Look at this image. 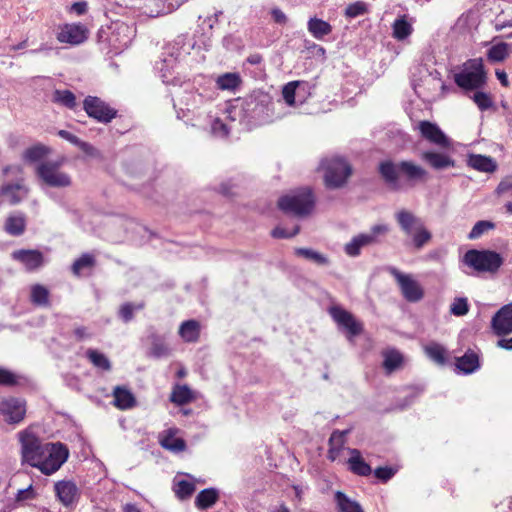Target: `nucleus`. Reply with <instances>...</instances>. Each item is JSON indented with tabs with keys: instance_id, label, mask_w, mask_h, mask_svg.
<instances>
[{
	"instance_id": "cd10ccee",
	"label": "nucleus",
	"mask_w": 512,
	"mask_h": 512,
	"mask_svg": "<svg viewBox=\"0 0 512 512\" xmlns=\"http://www.w3.org/2000/svg\"><path fill=\"white\" fill-rule=\"evenodd\" d=\"M218 491L214 488H207L199 492L195 499V506L205 510L212 507L218 500Z\"/></svg>"
},
{
	"instance_id": "37998d69",
	"label": "nucleus",
	"mask_w": 512,
	"mask_h": 512,
	"mask_svg": "<svg viewBox=\"0 0 512 512\" xmlns=\"http://www.w3.org/2000/svg\"><path fill=\"white\" fill-rule=\"evenodd\" d=\"M22 189L24 186L20 183H10L2 186L0 194L6 196L11 204H17L21 201V197L17 193Z\"/></svg>"
},
{
	"instance_id": "9d476101",
	"label": "nucleus",
	"mask_w": 512,
	"mask_h": 512,
	"mask_svg": "<svg viewBox=\"0 0 512 512\" xmlns=\"http://www.w3.org/2000/svg\"><path fill=\"white\" fill-rule=\"evenodd\" d=\"M0 414L8 424H19L26 415V402L21 398L8 397L0 401Z\"/></svg>"
},
{
	"instance_id": "864d4df0",
	"label": "nucleus",
	"mask_w": 512,
	"mask_h": 512,
	"mask_svg": "<svg viewBox=\"0 0 512 512\" xmlns=\"http://www.w3.org/2000/svg\"><path fill=\"white\" fill-rule=\"evenodd\" d=\"M349 433H350V429H346V430H342V431H340V430L333 431L329 438V445H333V446L343 449L344 445L346 443V436Z\"/></svg>"
},
{
	"instance_id": "72a5a7b5",
	"label": "nucleus",
	"mask_w": 512,
	"mask_h": 512,
	"mask_svg": "<svg viewBox=\"0 0 512 512\" xmlns=\"http://www.w3.org/2000/svg\"><path fill=\"white\" fill-rule=\"evenodd\" d=\"M193 400L192 391L188 386H176L170 396V401L177 405H184Z\"/></svg>"
},
{
	"instance_id": "4be33fe9",
	"label": "nucleus",
	"mask_w": 512,
	"mask_h": 512,
	"mask_svg": "<svg viewBox=\"0 0 512 512\" xmlns=\"http://www.w3.org/2000/svg\"><path fill=\"white\" fill-rule=\"evenodd\" d=\"M26 229V217L22 212L10 214L4 224V230L11 236H21Z\"/></svg>"
},
{
	"instance_id": "f3484780",
	"label": "nucleus",
	"mask_w": 512,
	"mask_h": 512,
	"mask_svg": "<svg viewBox=\"0 0 512 512\" xmlns=\"http://www.w3.org/2000/svg\"><path fill=\"white\" fill-rule=\"evenodd\" d=\"M480 368L479 355L468 350L464 355L455 358V370L458 373L471 374Z\"/></svg>"
},
{
	"instance_id": "052dcab7",
	"label": "nucleus",
	"mask_w": 512,
	"mask_h": 512,
	"mask_svg": "<svg viewBox=\"0 0 512 512\" xmlns=\"http://www.w3.org/2000/svg\"><path fill=\"white\" fill-rule=\"evenodd\" d=\"M495 193L499 196L508 193L512 194V175L506 176L500 181L495 190Z\"/></svg>"
},
{
	"instance_id": "79ce46f5",
	"label": "nucleus",
	"mask_w": 512,
	"mask_h": 512,
	"mask_svg": "<svg viewBox=\"0 0 512 512\" xmlns=\"http://www.w3.org/2000/svg\"><path fill=\"white\" fill-rule=\"evenodd\" d=\"M52 100L67 108H73L76 104L75 95L69 90H55Z\"/></svg>"
},
{
	"instance_id": "1a4fd4ad",
	"label": "nucleus",
	"mask_w": 512,
	"mask_h": 512,
	"mask_svg": "<svg viewBox=\"0 0 512 512\" xmlns=\"http://www.w3.org/2000/svg\"><path fill=\"white\" fill-rule=\"evenodd\" d=\"M387 230L388 228L385 225L373 226L370 233H362L353 237L352 240L345 245V253L351 257L358 256L363 247L375 244L377 242V236L386 233Z\"/></svg>"
},
{
	"instance_id": "c85d7f7f",
	"label": "nucleus",
	"mask_w": 512,
	"mask_h": 512,
	"mask_svg": "<svg viewBox=\"0 0 512 512\" xmlns=\"http://www.w3.org/2000/svg\"><path fill=\"white\" fill-rule=\"evenodd\" d=\"M468 163L470 167L480 172H494L497 168L496 163L491 157L483 155H471Z\"/></svg>"
},
{
	"instance_id": "2f4dec72",
	"label": "nucleus",
	"mask_w": 512,
	"mask_h": 512,
	"mask_svg": "<svg viewBox=\"0 0 512 512\" xmlns=\"http://www.w3.org/2000/svg\"><path fill=\"white\" fill-rule=\"evenodd\" d=\"M160 444L163 448L175 453L182 452L186 448L185 441L175 437L171 430H168L166 435L161 438Z\"/></svg>"
},
{
	"instance_id": "603ef678",
	"label": "nucleus",
	"mask_w": 512,
	"mask_h": 512,
	"mask_svg": "<svg viewBox=\"0 0 512 512\" xmlns=\"http://www.w3.org/2000/svg\"><path fill=\"white\" fill-rule=\"evenodd\" d=\"M194 490L195 486L193 483L186 480H181L177 483L175 492L180 499H186L193 494Z\"/></svg>"
},
{
	"instance_id": "f8f14e48",
	"label": "nucleus",
	"mask_w": 512,
	"mask_h": 512,
	"mask_svg": "<svg viewBox=\"0 0 512 512\" xmlns=\"http://www.w3.org/2000/svg\"><path fill=\"white\" fill-rule=\"evenodd\" d=\"M84 109L90 117L101 123H108L116 117L117 111L98 97L88 96L84 100Z\"/></svg>"
},
{
	"instance_id": "dca6fc26",
	"label": "nucleus",
	"mask_w": 512,
	"mask_h": 512,
	"mask_svg": "<svg viewBox=\"0 0 512 512\" xmlns=\"http://www.w3.org/2000/svg\"><path fill=\"white\" fill-rule=\"evenodd\" d=\"M11 256L14 260L22 263L28 271L36 270L44 264V256L39 250H15L12 252Z\"/></svg>"
},
{
	"instance_id": "bb28decb",
	"label": "nucleus",
	"mask_w": 512,
	"mask_h": 512,
	"mask_svg": "<svg viewBox=\"0 0 512 512\" xmlns=\"http://www.w3.org/2000/svg\"><path fill=\"white\" fill-rule=\"evenodd\" d=\"M307 29L316 39H322L332 32V26L328 22L317 17L310 18L307 23Z\"/></svg>"
},
{
	"instance_id": "39448f33",
	"label": "nucleus",
	"mask_w": 512,
	"mask_h": 512,
	"mask_svg": "<svg viewBox=\"0 0 512 512\" xmlns=\"http://www.w3.org/2000/svg\"><path fill=\"white\" fill-rule=\"evenodd\" d=\"M503 261L499 253L491 250L470 249L463 256V263L477 273L495 274Z\"/></svg>"
},
{
	"instance_id": "a18cd8bd",
	"label": "nucleus",
	"mask_w": 512,
	"mask_h": 512,
	"mask_svg": "<svg viewBox=\"0 0 512 512\" xmlns=\"http://www.w3.org/2000/svg\"><path fill=\"white\" fill-rule=\"evenodd\" d=\"M150 354L155 358L167 357L170 354V349L160 337L153 336Z\"/></svg>"
},
{
	"instance_id": "ddd939ff",
	"label": "nucleus",
	"mask_w": 512,
	"mask_h": 512,
	"mask_svg": "<svg viewBox=\"0 0 512 512\" xmlns=\"http://www.w3.org/2000/svg\"><path fill=\"white\" fill-rule=\"evenodd\" d=\"M491 328L495 335L512 333V303L502 306L492 317Z\"/></svg>"
},
{
	"instance_id": "13d9d810",
	"label": "nucleus",
	"mask_w": 512,
	"mask_h": 512,
	"mask_svg": "<svg viewBox=\"0 0 512 512\" xmlns=\"http://www.w3.org/2000/svg\"><path fill=\"white\" fill-rule=\"evenodd\" d=\"M18 383L17 376L11 371L0 367V384L5 386H14Z\"/></svg>"
},
{
	"instance_id": "c03bdc74",
	"label": "nucleus",
	"mask_w": 512,
	"mask_h": 512,
	"mask_svg": "<svg viewBox=\"0 0 512 512\" xmlns=\"http://www.w3.org/2000/svg\"><path fill=\"white\" fill-rule=\"evenodd\" d=\"M95 258L90 254H83L80 258L74 261L72 265V272L74 275L79 276L84 269L92 268L95 265Z\"/></svg>"
},
{
	"instance_id": "473e14b6",
	"label": "nucleus",
	"mask_w": 512,
	"mask_h": 512,
	"mask_svg": "<svg viewBox=\"0 0 512 512\" xmlns=\"http://www.w3.org/2000/svg\"><path fill=\"white\" fill-rule=\"evenodd\" d=\"M400 227L407 233L411 234L414 229L418 228L419 220L409 211L401 210L396 215Z\"/></svg>"
},
{
	"instance_id": "412c9836",
	"label": "nucleus",
	"mask_w": 512,
	"mask_h": 512,
	"mask_svg": "<svg viewBox=\"0 0 512 512\" xmlns=\"http://www.w3.org/2000/svg\"><path fill=\"white\" fill-rule=\"evenodd\" d=\"M306 83L301 81H291L284 85L282 89V96L285 103L289 106H295L297 103L301 104L304 98L300 95V88H305Z\"/></svg>"
},
{
	"instance_id": "2eb2a0df",
	"label": "nucleus",
	"mask_w": 512,
	"mask_h": 512,
	"mask_svg": "<svg viewBox=\"0 0 512 512\" xmlns=\"http://www.w3.org/2000/svg\"><path fill=\"white\" fill-rule=\"evenodd\" d=\"M54 491L58 500L65 507H69L76 503L80 493L77 485L70 480H61L55 483Z\"/></svg>"
},
{
	"instance_id": "f03ea898",
	"label": "nucleus",
	"mask_w": 512,
	"mask_h": 512,
	"mask_svg": "<svg viewBox=\"0 0 512 512\" xmlns=\"http://www.w3.org/2000/svg\"><path fill=\"white\" fill-rule=\"evenodd\" d=\"M488 76L482 58H474L464 63L462 69L454 74L455 84L469 95L472 91L484 89Z\"/></svg>"
},
{
	"instance_id": "b1692460",
	"label": "nucleus",
	"mask_w": 512,
	"mask_h": 512,
	"mask_svg": "<svg viewBox=\"0 0 512 512\" xmlns=\"http://www.w3.org/2000/svg\"><path fill=\"white\" fill-rule=\"evenodd\" d=\"M58 135L61 138L78 146L87 156H90L93 158L101 157L100 152L96 148H94L92 145H90L87 142L81 141L77 136L72 134L69 130H59Z\"/></svg>"
},
{
	"instance_id": "09e8293b",
	"label": "nucleus",
	"mask_w": 512,
	"mask_h": 512,
	"mask_svg": "<svg viewBox=\"0 0 512 512\" xmlns=\"http://www.w3.org/2000/svg\"><path fill=\"white\" fill-rule=\"evenodd\" d=\"M144 308V303L133 304L130 302L124 303L119 310L120 318L125 322H130L134 317L135 310H141Z\"/></svg>"
},
{
	"instance_id": "7ed1b4c3",
	"label": "nucleus",
	"mask_w": 512,
	"mask_h": 512,
	"mask_svg": "<svg viewBox=\"0 0 512 512\" xmlns=\"http://www.w3.org/2000/svg\"><path fill=\"white\" fill-rule=\"evenodd\" d=\"M319 168L324 170V184L328 189L344 187L352 175L351 165L338 156L321 160Z\"/></svg>"
},
{
	"instance_id": "aec40b11",
	"label": "nucleus",
	"mask_w": 512,
	"mask_h": 512,
	"mask_svg": "<svg viewBox=\"0 0 512 512\" xmlns=\"http://www.w3.org/2000/svg\"><path fill=\"white\" fill-rule=\"evenodd\" d=\"M379 172L383 177L386 184L393 190L400 189L399 183V164L395 165L391 161L381 162L379 165Z\"/></svg>"
},
{
	"instance_id": "9b49d317",
	"label": "nucleus",
	"mask_w": 512,
	"mask_h": 512,
	"mask_svg": "<svg viewBox=\"0 0 512 512\" xmlns=\"http://www.w3.org/2000/svg\"><path fill=\"white\" fill-rule=\"evenodd\" d=\"M329 314L337 325L346 331L347 338L350 341L353 337L361 334L363 330L362 324L347 310L340 306H332L329 308Z\"/></svg>"
},
{
	"instance_id": "e2e57ef3",
	"label": "nucleus",
	"mask_w": 512,
	"mask_h": 512,
	"mask_svg": "<svg viewBox=\"0 0 512 512\" xmlns=\"http://www.w3.org/2000/svg\"><path fill=\"white\" fill-rule=\"evenodd\" d=\"M299 230H300L299 226H295L292 231H288L285 228L278 226L272 230L271 234L274 238H291V237L295 236L296 234H298Z\"/></svg>"
},
{
	"instance_id": "6ab92c4d",
	"label": "nucleus",
	"mask_w": 512,
	"mask_h": 512,
	"mask_svg": "<svg viewBox=\"0 0 512 512\" xmlns=\"http://www.w3.org/2000/svg\"><path fill=\"white\" fill-rule=\"evenodd\" d=\"M399 172L412 184L425 182L428 176L425 169L410 161H401L399 163Z\"/></svg>"
},
{
	"instance_id": "5fc2aeb1",
	"label": "nucleus",
	"mask_w": 512,
	"mask_h": 512,
	"mask_svg": "<svg viewBox=\"0 0 512 512\" xmlns=\"http://www.w3.org/2000/svg\"><path fill=\"white\" fill-rule=\"evenodd\" d=\"M397 472L396 468L385 466L374 470V476L381 482H388Z\"/></svg>"
},
{
	"instance_id": "a211bd4d",
	"label": "nucleus",
	"mask_w": 512,
	"mask_h": 512,
	"mask_svg": "<svg viewBox=\"0 0 512 512\" xmlns=\"http://www.w3.org/2000/svg\"><path fill=\"white\" fill-rule=\"evenodd\" d=\"M350 457L347 460L349 470L358 476H369L372 473L371 466L365 462L361 452L356 448H347Z\"/></svg>"
},
{
	"instance_id": "6e6552de",
	"label": "nucleus",
	"mask_w": 512,
	"mask_h": 512,
	"mask_svg": "<svg viewBox=\"0 0 512 512\" xmlns=\"http://www.w3.org/2000/svg\"><path fill=\"white\" fill-rule=\"evenodd\" d=\"M388 272L397 281L403 297L409 302H418L423 298L424 292L420 284L411 275L400 272L395 267H389Z\"/></svg>"
},
{
	"instance_id": "7c9ffc66",
	"label": "nucleus",
	"mask_w": 512,
	"mask_h": 512,
	"mask_svg": "<svg viewBox=\"0 0 512 512\" xmlns=\"http://www.w3.org/2000/svg\"><path fill=\"white\" fill-rule=\"evenodd\" d=\"M335 501L340 512H364L358 502L351 500L341 491L335 493Z\"/></svg>"
},
{
	"instance_id": "774afa93",
	"label": "nucleus",
	"mask_w": 512,
	"mask_h": 512,
	"mask_svg": "<svg viewBox=\"0 0 512 512\" xmlns=\"http://www.w3.org/2000/svg\"><path fill=\"white\" fill-rule=\"evenodd\" d=\"M411 390H412V392L409 395V400H407L406 403L402 405V407H406V406L410 405L412 403L413 399L415 397L419 396L424 391V387L416 386V387H412Z\"/></svg>"
},
{
	"instance_id": "20e7f679",
	"label": "nucleus",
	"mask_w": 512,
	"mask_h": 512,
	"mask_svg": "<svg viewBox=\"0 0 512 512\" xmlns=\"http://www.w3.org/2000/svg\"><path fill=\"white\" fill-rule=\"evenodd\" d=\"M315 205V196L310 187H302L279 198V208L296 216L309 215Z\"/></svg>"
},
{
	"instance_id": "c756f323",
	"label": "nucleus",
	"mask_w": 512,
	"mask_h": 512,
	"mask_svg": "<svg viewBox=\"0 0 512 512\" xmlns=\"http://www.w3.org/2000/svg\"><path fill=\"white\" fill-rule=\"evenodd\" d=\"M471 93L469 97L480 111H487L494 106L492 95L483 89L474 90Z\"/></svg>"
},
{
	"instance_id": "f257e3e1",
	"label": "nucleus",
	"mask_w": 512,
	"mask_h": 512,
	"mask_svg": "<svg viewBox=\"0 0 512 512\" xmlns=\"http://www.w3.org/2000/svg\"><path fill=\"white\" fill-rule=\"evenodd\" d=\"M19 438L23 460L32 467L38 468L45 475H51L58 471L68 459L69 450L60 442L42 443L29 430L20 432Z\"/></svg>"
},
{
	"instance_id": "6e6d98bb",
	"label": "nucleus",
	"mask_w": 512,
	"mask_h": 512,
	"mask_svg": "<svg viewBox=\"0 0 512 512\" xmlns=\"http://www.w3.org/2000/svg\"><path fill=\"white\" fill-rule=\"evenodd\" d=\"M493 226V223L489 221H478L470 231L468 237L469 239H477L488 229L493 228Z\"/></svg>"
},
{
	"instance_id": "5701e85b",
	"label": "nucleus",
	"mask_w": 512,
	"mask_h": 512,
	"mask_svg": "<svg viewBox=\"0 0 512 512\" xmlns=\"http://www.w3.org/2000/svg\"><path fill=\"white\" fill-rule=\"evenodd\" d=\"M215 83L219 90L234 92L242 84V79L239 73L227 72L219 75Z\"/></svg>"
},
{
	"instance_id": "e433bc0d",
	"label": "nucleus",
	"mask_w": 512,
	"mask_h": 512,
	"mask_svg": "<svg viewBox=\"0 0 512 512\" xmlns=\"http://www.w3.org/2000/svg\"><path fill=\"white\" fill-rule=\"evenodd\" d=\"M31 302L38 306H48L49 305V291L48 289L41 285L35 284L31 287Z\"/></svg>"
},
{
	"instance_id": "423d86ee",
	"label": "nucleus",
	"mask_w": 512,
	"mask_h": 512,
	"mask_svg": "<svg viewBox=\"0 0 512 512\" xmlns=\"http://www.w3.org/2000/svg\"><path fill=\"white\" fill-rule=\"evenodd\" d=\"M65 162V158L58 160H47L37 166L36 173L39 179L49 187L61 188L71 184L68 174L60 172L59 169Z\"/></svg>"
},
{
	"instance_id": "4c0bfd02",
	"label": "nucleus",
	"mask_w": 512,
	"mask_h": 512,
	"mask_svg": "<svg viewBox=\"0 0 512 512\" xmlns=\"http://www.w3.org/2000/svg\"><path fill=\"white\" fill-rule=\"evenodd\" d=\"M86 356L90 362L97 368L109 371L111 369V362L107 356L95 349H88Z\"/></svg>"
},
{
	"instance_id": "8fccbe9b",
	"label": "nucleus",
	"mask_w": 512,
	"mask_h": 512,
	"mask_svg": "<svg viewBox=\"0 0 512 512\" xmlns=\"http://www.w3.org/2000/svg\"><path fill=\"white\" fill-rule=\"evenodd\" d=\"M48 148L44 145H35L26 149L24 157L32 162L43 159L48 154Z\"/></svg>"
},
{
	"instance_id": "393cba45",
	"label": "nucleus",
	"mask_w": 512,
	"mask_h": 512,
	"mask_svg": "<svg viewBox=\"0 0 512 512\" xmlns=\"http://www.w3.org/2000/svg\"><path fill=\"white\" fill-rule=\"evenodd\" d=\"M113 397V404L121 410L132 408L135 405V397L124 387L116 386L113 390Z\"/></svg>"
},
{
	"instance_id": "0eeeda50",
	"label": "nucleus",
	"mask_w": 512,
	"mask_h": 512,
	"mask_svg": "<svg viewBox=\"0 0 512 512\" xmlns=\"http://www.w3.org/2000/svg\"><path fill=\"white\" fill-rule=\"evenodd\" d=\"M413 87L419 97L430 100L443 95L446 84L441 77V73L434 69L429 71L427 76L422 79V84H414Z\"/></svg>"
},
{
	"instance_id": "de8ad7c7",
	"label": "nucleus",
	"mask_w": 512,
	"mask_h": 512,
	"mask_svg": "<svg viewBox=\"0 0 512 512\" xmlns=\"http://www.w3.org/2000/svg\"><path fill=\"white\" fill-rule=\"evenodd\" d=\"M469 303L466 297H455L450 305V314L464 316L469 312Z\"/></svg>"
},
{
	"instance_id": "0e129e2a",
	"label": "nucleus",
	"mask_w": 512,
	"mask_h": 512,
	"mask_svg": "<svg viewBox=\"0 0 512 512\" xmlns=\"http://www.w3.org/2000/svg\"><path fill=\"white\" fill-rule=\"evenodd\" d=\"M74 335L77 341H83L85 339L91 338V334L88 332V329L84 326H79L74 329Z\"/></svg>"
},
{
	"instance_id": "3c124183",
	"label": "nucleus",
	"mask_w": 512,
	"mask_h": 512,
	"mask_svg": "<svg viewBox=\"0 0 512 512\" xmlns=\"http://www.w3.org/2000/svg\"><path fill=\"white\" fill-rule=\"evenodd\" d=\"M422 137L439 145H447V137L443 130H420Z\"/></svg>"
},
{
	"instance_id": "69168bd1",
	"label": "nucleus",
	"mask_w": 512,
	"mask_h": 512,
	"mask_svg": "<svg viewBox=\"0 0 512 512\" xmlns=\"http://www.w3.org/2000/svg\"><path fill=\"white\" fill-rule=\"evenodd\" d=\"M87 9H88L87 2L79 1V2L73 3L70 10L72 12H75L77 15H82L87 12Z\"/></svg>"
},
{
	"instance_id": "a878e982",
	"label": "nucleus",
	"mask_w": 512,
	"mask_h": 512,
	"mask_svg": "<svg viewBox=\"0 0 512 512\" xmlns=\"http://www.w3.org/2000/svg\"><path fill=\"white\" fill-rule=\"evenodd\" d=\"M179 335L185 342H196L200 336V324L196 320L184 321L179 327Z\"/></svg>"
},
{
	"instance_id": "338daca9",
	"label": "nucleus",
	"mask_w": 512,
	"mask_h": 512,
	"mask_svg": "<svg viewBox=\"0 0 512 512\" xmlns=\"http://www.w3.org/2000/svg\"><path fill=\"white\" fill-rule=\"evenodd\" d=\"M271 14L276 23L284 24L287 20L286 15L278 8H274L271 11Z\"/></svg>"
},
{
	"instance_id": "4d7b16f0",
	"label": "nucleus",
	"mask_w": 512,
	"mask_h": 512,
	"mask_svg": "<svg viewBox=\"0 0 512 512\" xmlns=\"http://www.w3.org/2000/svg\"><path fill=\"white\" fill-rule=\"evenodd\" d=\"M366 12V5L363 2L349 4L345 10V15L349 18H355Z\"/></svg>"
},
{
	"instance_id": "bf43d9fd",
	"label": "nucleus",
	"mask_w": 512,
	"mask_h": 512,
	"mask_svg": "<svg viewBox=\"0 0 512 512\" xmlns=\"http://www.w3.org/2000/svg\"><path fill=\"white\" fill-rule=\"evenodd\" d=\"M431 238V234L425 230L420 229L413 236V242L416 248H422Z\"/></svg>"
},
{
	"instance_id": "c9c22d12",
	"label": "nucleus",
	"mask_w": 512,
	"mask_h": 512,
	"mask_svg": "<svg viewBox=\"0 0 512 512\" xmlns=\"http://www.w3.org/2000/svg\"><path fill=\"white\" fill-rule=\"evenodd\" d=\"M393 37L397 40H404L409 37L412 33L411 24L405 19V17H400L395 20L393 23Z\"/></svg>"
},
{
	"instance_id": "ea45409f",
	"label": "nucleus",
	"mask_w": 512,
	"mask_h": 512,
	"mask_svg": "<svg viewBox=\"0 0 512 512\" xmlns=\"http://www.w3.org/2000/svg\"><path fill=\"white\" fill-rule=\"evenodd\" d=\"M295 254L297 256L304 257L318 265L325 266L329 264V260L325 255L310 248H296Z\"/></svg>"
},
{
	"instance_id": "58836bf2",
	"label": "nucleus",
	"mask_w": 512,
	"mask_h": 512,
	"mask_svg": "<svg viewBox=\"0 0 512 512\" xmlns=\"http://www.w3.org/2000/svg\"><path fill=\"white\" fill-rule=\"evenodd\" d=\"M509 55V44L505 42L497 43L493 45L487 51L488 60L491 62H502Z\"/></svg>"
},
{
	"instance_id": "4468645a",
	"label": "nucleus",
	"mask_w": 512,
	"mask_h": 512,
	"mask_svg": "<svg viewBox=\"0 0 512 512\" xmlns=\"http://www.w3.org/2000/svg\"><path fill=\"white\" fill-rule=\"evenodd\" d=\"M88 37V30L82 24H65L57 34V40L61 43L79 45Z\"/></svg>"
},
{
	"instance_id": "680f3d73",
	"label": "nucleus",
	"mask_w": 512,
	"mask_h": 512,
	"mask_svg": "<svg viewBox=\"0 0 512 512\" xmlns=\"http://www.w3.org/2000/svg\"><path fill=\"white\" fill-rule=\"evenodd\" d=\"M36 497V492L33 489L32 485H29L25 489H20L16 494V502L21 503L26 500H32Z\"/></svg>"
},
{
	"instance_id": "a19ab883",
	"label": "nucleus",
	"mask_w": 512,
	"mask_h": 512,
	"mask_svg": "<svg viewBox=\"0 0 512 512\" xmlns=\"http://www.w3.org/2000/svg\"><path fill=\"white\" fill-rule=\"evenodd\" d=\"M403 357L396 350H390L384 353L383 367L387 373L395 371L402 363Z\"/></svg>"
},
{
	"instance_id": "49530a36",
	"label": "nucleus",
	"mask_w": 512,
	"mask_h": 512,
	"mask_svg": "<svg viewBox=\"0 0 512 512\" xmlns=\"http://www.w3.org/2000/svg\"><path fill=\"white\" fill-rule=\"evenodd\" d=\"M427 356L438 365L445 364L444 348L436 343H431L425 347Z\"/></svg>"
},
{
	"instance_id": "f704fd0d",
	"label": "nucleus",
	"mask_w": 512,
	"mask_h": 512,
	"mask_svg": "<svg viewBox=\"0 0 512 512\" xmlns=\"http://www.w3.org/2000/svg\"><path fill=\"white\" fill-rule=\"evenodd\" d=\"M421 158L436 170L444 169L448 166V157L440 153L429 151L423 152Z\"/></svg>"
}]
</instances>
